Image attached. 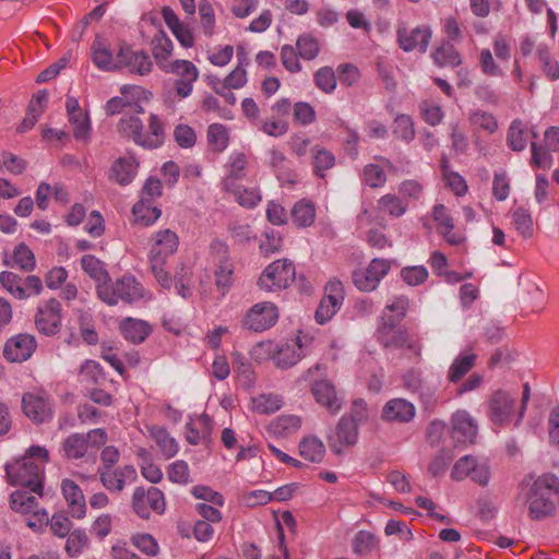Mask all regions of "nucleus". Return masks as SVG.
I'll return each instance as SVG.
<instances>
[{
    "label": "nucleus",
    "instance_id": "f257e3e1",
    "mask_svg": "<svg viewBox=\"0 0 559 559\" xmlns=\"http://www.w3.org/2000/svg\"><path fill=\"white\" fill-rule=\"evenodd\" d=\"M50 461L45 447L31 445L20 459L5 464V474L10 484L31 489L44 496L45 465Z\"/></svg>",
    "mask_w": 559,
    "mask_h": 559
},
{
    "label": "nucleus",
    "instance_id": "f03ea898",
    "mask_svg": "<svg viewBox=\"0 0 559 559\" xmlns=\"http://www.w3.org/2000/svg\"><path fill=\"white\" fill-rule=\"evenodd\" d=\"M178 246L179 237L169 228L157 230L151 239L150 267L157 283L167 290L173 287V278L166 270V264L168 258L176 253Z\"/></svg>",
    "mask_w": 559,
    "mask_h": 559
},
{
    "label": "nucleus",
    "instance_id": "7ed1b4c3",
    "mask_svg": "<svg viewBox=\"0 0 559 559\" xmlns=\"http://www.w3.org/2000/svg\"><path fill=\"white\" fill-rule=\"evenodd\" d=\"M96 293L99 299L108 306H116L119 302L133 305L152 298L133 275H123L116 281L108 278L96 285Z\"/></svg>",
    "mask_w": 559,
    "mask_h": 559
},
{
    "label": "nucleus",
    "instance_id": "20e7f679",
    "mask_svg": "<svg viewBox=\"0 0 559 559\" xmlns=\"http://www.w3.org/2000/svg\"><path fill=\"white\" fill-rule=\"evenodd\" d=\"M559 492V479L554 474L537 477L528 488L526 502L530 516L542 520L551 516L556 511L554 497Z\"/></svg>",
    "mask_w": 559,
    "mask_h": 559
},
{
    "label": "nucleus",
    "instance_id": "39448f33",
    "mask_svg": "<svg viewBox=\"0 0 559 559\" xmlns=\"http://www.w3.org/2000/svg\"><path fill=\"white\" fill-rule=\"evenodd\" d=\"M295 265L288 259H281L269 264L258 280V286L265 292H280L287 288L295 280Z\"/></svg>",
    "mask_w": 559,
    "mask_h": 559
},
{
    "label": "nucleus",
    "instance_id": "423d86ee",
    "mask_svg": "<svg viewBox=\"0 0 559 559\" xmlns=\"http://www.w3.org/2000/svg\"><path fill=\"white\" fill-rule=\"evenodd\" d=\"M131 507L141 519L147 520L152 512L163 514L166 509L164 492L157 487H136L131 499Z\"/></svg>",
    "mask_w": 559,
    "mask_h": 559
},
{
    "label": "nucleus",
    "instance_id": "0eeeda50",
    "mask_svg": "<svg viewBox=\"0 0 559 559\" xmlns=\"http://www.w3.org/2000/svg\"><path fill=\"white\" fill-rule=\"evenodd\" d=\"M164 72L176 76L173 85L176 95L180 98H187L192 94L193 84L198 81L200 74L198 68L191 61L183 59L171 61Z\"/></svg>",
    "mask_w": 559,
    "mask_h": 559
},
{
    "label": "nucleus",
    "instance_id": "6e6552de",
    "mask_svg": "<svg viewBox=\"0 0 559 559\" xmlns=\"http://www.w3.org/2000/svg\"><path fill=\"white\" fill-rule=\"evenodd\" d=\"M391 261L386 259L374 258L366 269H359L353 272V282L361 292H372L380 284L389 271Z\"/></svg>",
    "mask_w": 559,
    "mask_h": 559
},
{
    "label": "nucleus",
    "instance_id": "1a4fd4ad",
    "mask_svg": "<svg viewBox=\"0 0 559 559\" xmlns=\"http://www.w3.org/2000/svg\"><path fill=\"white\" fill-rule=\"evenodd\" d=\"M278 316V309L273 302H258L246 312L242 325L253 332H263L275 325Z\"/></svg>",
    "mask_w": 559,
    "mask_h": 559
},
{
    "label": "nucleus",
    "instance_id": "9d476101",
    "mask_svg": "<svg viewBox=\"0 0 559 559\" xmlns=\"http://www.w3.org/2000/svg\"><path fill=\"white\" fill-rule=\"evenodd\" d=\"M61 322L62 307L57 299L50 298L38 306L35 325L39 333L47 336L56 335L61 329Z\"/></svg>",
    "mask_w": 559,
    "mask_h": 559
},
{
    "label": "nucleus",
    "instance_id": "9b49d317",
    "mask_svg": "<svg viewBox=\"0 0 559 559\" xmlns=\"http://www.w3.org/2000/svg\"><path fill=\"white\" fill-rule=\"evenodd\" d=\"M41 498L28 488L22 487L10 495V507L22 514H32L39 525L48 524V512L39 508L38 499Z\"/></svg>",
    "mask_w": 559,
    "mask_h": 559
},
{
    "label": "nucleus",
    "instance_id": "f8f14e48",
    "mask_svg": "<svg viewBox=\"0 0 559 559\" xmlns=\"http://www.w3.org/2000/svg\"><path fill=\"white\" fill-rule=\"evenodd\" d=\"M359 437V428L350 420L340 418L335 429L326 435V441L332 453L341 455L346 449L356 445Z\"/></svg>",
    "mask_w": 559,
    "mask_h": 559
},
{
    "label": "nucleus",
    "instance_id": "ddd939ff",
    "mask_svg": "<svg viewBox=\"0 0 559 559\" xmlns=\"http://www.w3.org/2000/svg\"><path fill=\"white\" fill-rule=\"evenodd\" d=\"M396 39L399 47L406 51L417 50L421 53L427 51L431 39V31L428 26H418L408 28L404 23L396 29Z\"/></svg>",
    "mask_w": 559,
    "mask_h": 559
},
{
    "label": "nucleus",
    "instance_id": "4468645a",
    "mask_svg": "<svg viewBox=\"0 0 559 559\" xmlns=\"http://www.w3.org/2000/svg\"><path fill=\"white\" fill-rule=\"evenodd\" d=\"M118 67L132 74L146 75L152 71L153 62L147 52L123 45L118 51Z\"/></svg>",
    "mask_w": 559,
    "mask_h": 559
},
{
    "label": "nucleus",
    "instance_id": "2eb2a0df",
    "mask_svg": "<svg viewBox=\"0 0 559 559\" xmlns=\"http://www.w3.org/2000/svg\"><path fill=\"white\" fill-rule=\"evenodd\" d=\"M97 474L102 485L111 492H121L127 484L136 480L138 473L133 465H123L118 468H98Z\"/></svg>",
    "mask_w": 559,
    "mask_h": 559
},
{
    "label": "nucleus",
    "instance_id": "dca6fc26",
    "mask_svg": "<svg viewBox=\"0 0 559 559\" xmlns=\"http://www.w3.org/2000/svg\"><path fill=\"white\" fill-rule=\"evenodd\" d=\"M60 489L71 518L82 520L86 516L87 507L81 487L70 478L61 480Z\"/></svg>",
    "mask_w": 559,
    "mask_h": 559
},
{
    "label": "nucleus",
    "instance_id": "f3484780",
    "mask_svg": "<svg viewBox=\"0 0 559 559\" xmlns=\"http://www.w3.org/2000/svg\"><path fill=\"white\" fill-rule=\"evenodd\" d=\"M36 346L33 335L17 334L7 341L2 354L11 362H23L32 356Z\"/></svg>",
    "mask_w": 559,
    "mask_h": 559
},
{
    "label": "nucleus",
    "instance_id": "a211bd4d",
    "mask_svg": "<svg viewBox=\"0 0 559 559\" xmlns=\"http://www.w3.org/2000/svg\"><path fill=\"white\" fill-rule=\"evenodd\" d=\"M212 251L218 257V265L215 270V281L223 294L229 289L233 283L234 267L228 257V247L221 240L211 243Z\"/></svg>",
    "mask_w": 559,
    "mask_h": 559
},
{
    "label": "nucleus",
    "instance_id": "6ab92c4d",
    "mask_svg": "<svg viewBox=\"0 0 559 559\" xmlns=\"http://www.w3.org/2000/svg\"><path fill=\"white\" fill-rule=\"evenodd\" d=\"M328 294L321 300L316 310L314 319L319 324L326 323L341 308L344 299L343 288L340 282H330L326 286Z\"/></svg>",
    "mask_w": 559,
    "mask_h": 559
},
{
    "label": "nucleus",
    "instance_id": "aec40b11",
    "mask_svg": "<svg viewBox=\"0 0 559 559\" xmlns=\"http://www.w3.org/2000/svg\"><path fill=\"white\" fill-rule=\"evenodd\" d=\"M515 400L507 392L498 390L489 400V418L497 426L507 425L511 420Z\"/></svg>",
    "mask_w": 559,
    "mask_h": 559
},
{
    "label": "nucleus",
    "instance_id": "412c9836",
    "mask_svg": "<svg viewBox=\"0 0 559 559\" xmlns=\"http://www.w3.org/2000/svg\"><path fill=\"white\" fill-rule=\"evenodd\" d=\"M118 132L128 139H131L135 144L144 148H156L158 141L152 142L144 139L143 122L139 116L133 114H124L117 126Z\"/></svg>",
    "mask_w": 559,
    "mask_h": 559
},
{
    "label": "nucleus",
    "instance_id": "4be33fe9",
    "mask_svg": "<svg viewBox=\"0 0 559 559\" xmlns=\"http://www.w3.org/2000/svg\"><path fill=\"white\" fill-rule=\"evenodd\" d=\"M416 415L415 405L405 399H392L382 407L381 418L389 423L407 424Z\"/></svg>",
    "mask_w": 559,
    "mask_h": 559
},
{
    "label": "nucleus",
    "instance_id": "5701e85b",
    "mask_svg": "<svg viewBox=\"0 0 559 559\" xmlns=\"http://www.w3.org/2000/svg\"><path fill=\"white\" fill-rule=\"evenodd\" d=\"M311 392L316 402L325 407L331 414H336L342 409L343 399L338 395L331 381H314L311 386Z\"/></svg>",
    "mask_w": 559,
    "mask_h": 559
},
{
    "label": "nucleus",
    "instance_id": "b1692460",
    "mask_svg": "<svg viewBox=\"0 0 559 559\" xmlns=\"http://www.w3.org/2000/svg\"><path fill=\"white\" fill-rule=\"evenodd\" d=\"M477 436V424L471 415L465 412H456L452 417L451 438L457 443H473Z\"/></svg>",
    "mask_w": 559,
    "mask_h": 559
},
{
    "label": "nucleus",
    "instance_id": "393cba45",
    "mask_svg": "<svg viewBox=\"0 0 559 559\" xmlns=\"http://www.w3.org/2000/svg\"><path fill=\"white\" fill-rule=\"evenodd\" d=\"M138 168L139 162L134 156L128 155L119 157L111 165L109 179L120 186H128L134 180Z\"/></svg>",
    "mask_w": 559,
    "mask_h": 559
},
{
    "label": "nucleus",
    "instance_id": "a878e982",
    "mask_svg": "<svg viewBox=\"0 0 559 559\" xmlns=\"http://www.w3.org/2000/svg\"><path fill=\"white\" fill-rule=\"evenodd\" d=\"M432 218L437 224V231L443 236L448 243L455 246L462 242L461 235L453 233V218L443 204L433 206Z\"/></svg>",
    "mask_w": 559,
    "mask_h": 559
},
{
    "label": "nucleus",
    "instance_id": "bb28decb",
    "mask_svg": "<svg viewBox=\"0 0 559 559\" xmlns=\"http://www.w3.org/2000/svg\"><path fill=\"white\" fill-rule=\"evenodd\" d=\"M248 158L241 152H233L226 165L227 174L223 180L224 188L228 191H235L236 181L247 176Z\"/></svg>",
    "mask_w": 559,
    "mask_h": 559
},
{
    "label": "nucleus",
    "instance_id": "cd10ccee",
    "mask_svg": "<svg viewBox=\"0 0 559 559\" xmlns=\"http://www.w3.org/2000/svg\"><path fill=\"white\" fill-rule=\"evenodd\" d=\"M24 414L36 423H44L51 416L49 403L41 396L25 394L22 399Z\"/></svg>",
    "mask_w": 559,
    "mask_h": 559
},
{
    "label": "nucleus",
    "instance_id": "c85d7f7f",
    "mask_svg": "<svg viewBox=\"0 0 559 559\" xmlns=\"http://www.w3.org/2000/svg\"><path fill=\"white\" fill-rule=\"evenodd\" d=\"M119 329L123 337L132 344L143 343L152 332L148 322L130 317L120 322Z\"/></svg>",
    "mask_w": 559,
    "mask_h": 559
},
{
    "label": "nucleus",
    "instance_id": "c756f323",
    "mask_svg": "<svg viewBox=\"0 0 559 559\" xmlns=\"http://www.w3.org/2000/svg\"><path fill=\"white\" fill-rule=\"evenodd\" d=\"M409 307V299L405 295L394 296L383 310L384 328L393 329L406 316Z\"/></svg>",
    "mask_w": 559,
    "mask_h": 559
},
{
    "label": "nucleus",
    "instance_id": "7c9ffc66",
    "mask_svg": "<svg viewBox=\"0 0 559 559\" xmlns=\"http://www.w3.org/2000/svg\"><path fill=\"white\" fill-rule=\"evenodd\" d=\"M92 61L93 63L103 71H116L118 67V53L114 57L110 49L102 41L96 38L91 47Z\"/></svg>",
    "mask_w": 559,
    "mask_h": 559
},
{
    "label": "nucleus",
    "instance_id": "2f4dec72",
    "mask_svg": "<svg viewBox=\"0 0 559 559\" xmlns=\"http://www.w3.org/2000/svg\"><path fill=\"white\" fill-rule=\"evenodd\" d=\"M174 50L171 39L164 33L158 32L152 39V51L155 61L160 70H166L171 62L169 58Z\"/></svg>",
    "mask_w": 559,
    "mask_h": 559
},
{
    "label": "nucleus",
    "instance_id": "473e14b6",
    "mask_svg": "<svg viewBox=\"0 0 559 559\" xmlns=\"http://www.w3.org/2000/svg\"><path fill=\"white\" fill-rule=\"evenodd\" d=\"M132 213L136 224L150 226L160 217L162 210L147 198H140L133 205Z\"/></svg>",
    "mask_w": 559,
    "mask_h": 559
},
{
    "label": "nucleus",
    "instance_id": "72a5a7b5",
    "mask_svg": "<svg viewBox=\"0 0 559 559\" xmlns=\"http://www.w3.org/2000/svg\"><path fill=\"white\" fill-rule=\"evenodd\" d=\"M299 454L311 463H321L325 455V445L316 436L305 437L299 442Z\"/></svg>",
    "mask_w": 559,
    "mask_h": 559
},
{
    "label": "nucleus",
    "instance_id": "f704fd0d",
    "mask_svg": "<svg viewBox=\"0 0 559 559\" xmlns=\"http://www.w3.org/2000/svg\"><path fill=\"white\" fill-rule=\"evenodd\" d=\"M477 356L472 352L460 354L452 362L448 371V380L459 382L475 366Z\"/></svg>",
    "mask_w": 559,
    "mask_h": 559
},
{
    "label": "nucleus",
    "instance_id": "c9c22d12",
    "mask_svg": "<svg viewBox=\"0 0 559 559\" xmlns=\"http://www.w3.org/2000/svg\"><path fill=\"white\" fill-rule=\"evenodd\" d=\"M148 431L166 459H170L177 454L179 445L164 427L152 426Z\"/></svg>",
    "mask_w": 559,
    "mask_h": 559
},
{
    "label": "nucleus",
    "instance_id": "e433bc0d",
    "mask_svg": "<svg viewBox=\"0 0 559 559\" xmlns=\"http://www.w3.org/2000/svg\"><path fill=\"white\" fill-rule=\"evenodd\" d=\"M87 449V438L82 433H72L62 442L63 455L68 460L84 457Z\"/></svg>",
    "mask_w": 559,
    "mask_h": 559
},
{
    "label": "nucleus",
    "instance_id": "4c0bfd02",
    "mask_svg": "<svg viewBox=\"0 0 559 559\" xmlns=\"http://www.w3.org/2000/svg\"><path fill=\"white\" fill-rule=\"evenodd\" d=\"M408 209L407 202L393 193H386L378 200V210L391 217L403 216Z\"/></svg>",
    "mask_w": 559,
    "mask_h": 559
},
{
    "label": "nucleus",
    "instance_id": "58836bf2",
    "mask_svg": "<svg viewBox=\"0 0 559 559\" xmlns=\"http://www.w3.org/2000/svg\"><path fill=\"white\" fill-rule=\"evenodd\" d=\"M292 219L298 227H309L316 219L314 204L309 200L298 201L292 209Z\"/></svg>",
    "mask_w": 559,
    "mask_h": 559
},
{
    "label": "nucleus",
    "instance_id": "ea45409f",
    "mask_svg": "<svg viewBox=\"0 0 559 559\" xmlns=\"http://www.w3.org/2000/svg\"><path fill=\"white\" fill-rule=\"evenodd\" d=\"M301 426V419L296 415H281L269 425V431L276 436H287L297 431Z\"/></svg>",
    "mask_w": 559,
    "mask_h": 559
},
{
    "label": "nucleus",
    "instance_id": "a19ab883",
    "mask_svg": "<svg viewBox=\"0 0 559 559\" xmlns=\"http://www.w3.org/2000/svg\"><path fill=\"white\" fill-rule=\"evenodd\" d=\"M211 435L210 419L207 416L201 417L198 423H187L186 439L192 445H198Z\"/></svg>",
    "mask_w": 559,
    "mask_h": 559
},
{
    "label": "nucleus",
    "instance_id": "79ce46f5",
    "mask_svg": "<svg viewBox=\"0 0 559 559\" xmlns=\"http://www.w3.org/2000/svg\"><path fill=\"white\" fill-rule=\"evenodd\" d=\"M433 61L439 67H459L462 62L460 52L450 44H443L432 53Z\"/></svg>",
    "mask_w": 559,
    "mask_h": 559
},
{
    "label": "nucleus",
    "instance_id": "37998d69",
    "mask_svg": "<svg viewBox=\"0 0 559 559\" xmlns=\"http://www.w3.org/2000/svg\"><path fill=\"white\" fill-rule=\"evenodd\" d=\"M233 368L242 385L247 388L253 385L255 378L252 365L242 354H233Z\"/></svg>",
    "mask_w": 559,
    "mask_h": 559
},
{
    "label": "nucleus",
    "instance_id": "c03bdc74",
    "mask_svg": "<svg viewBox=\"0 0 559 559\" xmlns=\"http://www.w3.org/2000/svg\"><path fill=\"white\" fill-rule=\"evenodd\" d=\"M360 180L371 189H379L385 185L386 175L380 165L370 163L362 168Z\"/></svg>",
    "mask_w": 559,
    "mask_h": 559
},
{
    "label": "nucleus",
    "instance_id": "a18cd8bd",
    "mask_svg": "<svg viewBox=\"0 0 559 559\" xmlns=\"http://www.w3.org/2000/svg\"><path fill=\"white\" fill-rule=\"evenodd\" d=\"M536 55L542 63V70L546 78L550 81L559 80V63L551 55L549 48L545 45H540L537 48Z\"/></svg>",
    "mask_w": 559,
    "mask_h": 559
},
{
    "label": "nucleus",
    "instance_id": "49530a36",
    "mask_svg": "<svg viewBox=\"0 0 559 559\" xmlns=\"http://www.w3.org/2000/svg\"><path fill=\"white\" fill-rule=\"evenodd\" d=\"M313 171L321 178H324L325 171L334 167L335 156L324 147L314 146L312 148Z\"/></svg>",
    "mask_w": 559,
    "mask_h": 559
},
{
    "label": "nucleus",
    "instance_id": "de8ad7c7",
    "mask_svg": "<svg viewBox=\"0 0 559 559\" xmlns=\"http://www.w3.org/2000/svg\"><path fill=\"white\" fill-rule=\"evenodd\" d=\"M227 128L221 123H212L207 128V143L212 151L223 152L228 145Z\"/></svg>",
    "mask_w": 559,
    "mask_h": 559
},
{
    "label": "nucleus",
    "instance_id": "09e8293b",
    "mask_svg": "<svg viewBox=\"0 0 559 559\" xmlns=\"http://www.w3.org/2000/svg\"><path fill=\"white\" fill-rule=\"evenodd\" d=\"M299 349L300 347L297 348L294 345H282L273 356L275 366L281 369H287L296 365L301 358Z\"/></svg>",
    "mask_w": 559,
    "mask_h": 559
},
{
    "label": "nucleus",
    "instance_id": "8fccbe9b",
    "mask_svg": "<svg viewBox=\"0 0 559 559\" xmlns=\"http://www.w3.org/2000/svg\"><path fill=\"white\" fill-rule=\"evenodd\" d=\"M298 55L304 60H313L320 52L319 40L310 33L301 34L296 41Z\"/></svg>",
    "mask_w": 559,
    "mask_h": 559
},
{
    "label": "nucleus",
    "instance_id": "3c124183",
    "mask_svg": "<svg viewBox=\"0 0 559 559\" xmlns=\"http://www.w3.org/2000/svg\"><path fill=\"white\" fill-rule=\"evenodd\" d=\"M81 265L83 271L88 274L90 277L95 280L97 284L109 278L108 272L104 269L103 263L94 255H84L81 259Z\"/></svg>",
    "mask_w": 559,
    "mask_h": 559
},
{
    "label": "nucleus",
    "instance_id": "603ef678",
    "mask_svg": "<svg viewBox=\"0 0 559 559\" xmlns=\"http://www.w3.org/2000/svg\"><path fill=\"white\" fill-rule=\"evenodd\" d=\"M88 546V537L84 530H74L68 535L66 551L72 557H79Z\"/></svg>",
    "mask_w": 559,
    "mask_h": 559
},
{
    "label": "nucleus",
    "instance_id": "864d4df0",
    "mask_svg": "<svg viewBox=\"0 0 559 559\" xmlns=\"http://www.w3.org/2000/svg\"><path fill=\"white\" fill-rule=\"evenodd\" d=\"M428 276V270L424 265L404 266L400 272V277L408 286H419L427 281Z\"/></svg>",
    "mask_w": 559,
    "mask_h": 559
},
{
    "label": "nucleus",
    "instance_id": "5fc2aeb1",
    "mask_svg": "<svg viewBox=\"0 0 559 559\" xmlns=\"http://www.w3.org/2000/svg\"><path fill=\"white\" fill-rule=\"evenodd\" d=\"M512 222L516 231L524 238H530L533 235V219L528 210L518 207L512 213Z\"/></svg>",
    "mask_w": 559,
    "mask_h": 559
},
{
    "label": "nucleus",
    "instance_id": "6e6d98bb",
    "mask_svg": "<svg viewBox=\"0 0 559 559\" xmlns=\"http://www.w3.org/2000/svg\"><path fill=\"white\" fill-rule=\"evenodd\" d=\"M524 133L523 122L521 120H513L509 127L507 135L508 145L513 151L521 152L526 147Z\"/></svg>",
    "mask_w": 559,
    "mask_h": 559
},
{
    "label": "nucleus",
    "instance_id": "4d7b16f0",
    "mask_svg": "<svg viewBox=\"0 0 559 559\" xmlns=\"http://www.w3.org/2000/svg\"><path fill=\"white\" fill-rule=\"evenodd\" d=\"M168 479L178 485L190 483V468L186 461L177 460L167 467Z\"/></svg>",
    "mask_w": 559,
    "mask_h": 559
},
{
    "label": "nucleus",
    "instance_id": "13d9d810",
    "mask_svg": "<svg viewBox=\"0 0 559 559\" xmlns=\"http://www.w3.org/2000/svg\"><path fill=\"white\" fill-rule=\"evenodd\" d=\"M393 133L405 142L414 140L415 129L412 118L407 115L397 116L393 122Z\"/></svg>",
    "mask_w": 559,
    "mask_h": 559
},
{
    "label": "nucleus",
    "instance_id": "bf43d9fd",
    "mask_svg": "<svg viewBox=\"0 0 559 559\" xmlns=\"http://www.w3.org/2000/svg\"><path fill=\"white\" fill-rule=\"evenodd\" d=\"M385 346H393L396 348H408L418 354L420 346L417 340L412 336L406 330H397L393 333L390 341L385 342Z\"/></svg>",
    "mask_w": 559,
    "mask_h": 559
},
{
    "label": "nucleus",
    "instance_id": "052dcab7",
    "mask_svg": "<svg viewBox=\"0 0 559 559\" xmlns=\"http://www.w3.org/2000/svg\"><path fill=\"white\" fill-rule=\"evenodd\" d=\"M469 121L472 124L487 131L488 133H493L498 129V121L496 117L492 114L480 109L471 112Z\"/></svg>",
    "mask_w": 559,
    "mask_h": 559
},
{
    "label": "nucleus",
    "instance_id": "680f3d73",
    "mask_svg": "<svg viewBox=\"0 0 559 559\" xmlns=\"http://www.w3.org/2000/svg\"><path fill=\"white\" fill-rule=\"evenodd\" d=\"M283 239L278 231L274 229H266L263 234V239L260 242L261 254L269 257L281 250Z\"/></svg>",
    "mask_w": 559,
    "mask_h": 559
},
{
    "label": "nucleus",
    "instance_id": "e2e57ef3",
    "mask_svg": "<svg viewBox=\"0 0 559 559\" xmlns=\"http://www.w3.org/2000/svg\"><path fill=\"white\" fill-rule=\"evenodd\" d=\"M2 287L17 299H25L29 296L25 293L23 280L12 272L2 271Z\"/></svg>",
    "mask_w": 559,
    "mask_h": 559
},
{
    "label": "nucleus",
    "instance_id": "0e129e2a",
    "mask_svg": "<svg viewBox=\"0 0 559 559\" xmlns=\"http://www.w3.org/2000/svg\"><path fill=\"white\" fill-rule=\"evenodd\" d=\"M282 407V399L276 394H262L253 399V408L260 414H272Z\"/></svg>",
    "mask_w": 559,
    "mask_h": 559
},
{
    "label": "nucleus",
    "instance_id": "69168bd1",
    "mask_svg": "<svg viewBox=\"0 0 559 559\" xmlns=\"http://www.w3.org/2000/svg\"><path fill=\"white\" fill-rule=\"evenodd\" d=\"M13 265L25 270L32 271L35 267V257L32 250L24 243L19 245L12 255Z\"/></svg>",
    "mask_w": 559,
    "mask_h": 559
},
{
    "label": "nucleus",
    "instance_id": "338daca9",
    "mask_svg": "<svg viewBox=\"0 0 559 559\" xmlns=\"http://www.w3.org/2000/svg\"><path fill=\"white\" fill-rule=\"evenodd\" d=\"M314 83L324 93H332L336 87V76L332 68L323 67L314 73Z\"/></svg>",
    "mask_w": 559,
    "mask_h": 559
},
{
    "label": "nucleus",
    "instance_id": "774afa93",
    "mask_svg": "<svg viewBox=\"0 0 559 559\" xmlns=\"http://www.w3.org/2000/svg\"><path fill=\"white\" fill-rule=\"evenodd\" d=\"M477 463V460L472 455H464L460 460H457L451 471V478L453 480L460 481L465 479L466 477H469L473 468H475V465Z\"/></svg>",
    "mask_w": 559,
    "mask_h": 559
}]
</instances>
